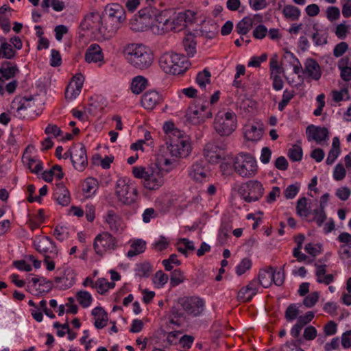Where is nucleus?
I'll list each match as a JSON object with an SVG mask.
<instances>
[{"label":"nucleus","mask_w":351,"mask_h":351,"mask_svg":"<svg viewBox=\"0 0 351 351\" xmlns=\"http://www.w3.org/2000/svg\"><path fill=\"white\" fill-rule=\"evenodd\" d=\"M123 56L127 62L138 70H145L151 66L154 62L152 50L142 44L130 43L123 48Z\"/></svg>","instance_id":"obj_1"},{"label":"nucleus","mask_w":351,"mask_h":351,"mask_svg":"<svg viewBox=\"0 0 351 351\" xmlns=\"http://www.w3.org/2000/svg\"><path fill=\"white\" fill-rule=\"evenodd\" d=\"M132 173L135 178L142 179L144 187L150 191L158 190L164 184L163 173L156 163L147 167H134Z\"/></svg>","instance_id":"obj_2"},{"label":"nucleus","mask_w":351,"mask_h":351,"mask_svg":"<svg viewBox=\"0 0 351 351\" xmlns=\"http://www.w3.org/2000/svg\"><path fill=\"white\" fill-rule=\"evenodd\" d=\"M159 64L166 73L172 75L182 74L190 66L186 56L171 51L163 53L159 59Z\"/></svg>","instance_id":"obj_3"},{"label":"nucleus","mask_w":351,"mask_h":351,"mask_svg":"<svg viewBox=\"0 0 351 351\" xmlns=\"http://www.w3.org/2000/svg\"><path fill=\"white\" fill-rule=\"evenodd\" d=\"M176 132L171 136V139L167 140V147L171 156L186 158L192 150L190 138L184 132Z\"/></svg>","instance_id":"obj_4"},{"label":"nucleus","mask_w":351,"mask_h":351,"mask_svg":"<svg viewBox=\"0 0 351 351\" xmlns=\"http://www.w3.org/2000/svg\"><path fill=\"white\" fill-rule=\"evenodd\" d=\"M233 166L235 172L243 178H252L258 171L256 160L250 154H239L234 160Z\"/></svg>","instance_id":"obj_5"},{"label":"nucleus","mask_w":351,"mask_h":351,"mask_svg":"<svg viewBox=\"0 0 351 351\" xmlns=\"http://www.w3.org/2000/svg\"><path fill=\"white\" fill-rule=\"evenodd\" d=\"M237 117L233 112H219L215 118L214 128L221 136H229L236 129Z\"/></svg>","instance_id":"obj_6"},{"label":"nucleus","mask_w":351,"mask_h":351,"mask_svg":"<svg viewBox=\"0 0 351 351\" xmlns=\"http://www.w3.org/2000/svg\"><path fill=\"white\" fill-rule=\"evenodd\" d=\"M186 117L189 121L195 125L204 122L206 119L212 117L209 103L206 101L202 103L197 101L195 104L189 106Z\"/></svg>","instance_id":"obj_7"},{"label":"nucleus","mask_w":351,"mask_h":351,"mask_svg":"<svg viewBox=\"0 0 351 351\" xmlns=\"http://www.w3.org/2000/svg\"><path fill=\"white\" fill-rule=\"evenodd\" d=\"M114 190L118 202L122 204L130 205L136 199L137 189L131 187L123 179L117 181Z\"/></svg>","instance_id":"obj_8"},{"label":"nucleus","mask_w":351,"mask_h":351,"mask_svg":"<svg viewBox=\"0 0 351 351\" xmlns=\"http://www.w3.org/2000/svg\"><path fill=\"white\" fill-rule=\"evenodd\" d=\"M117 239L108 232H103L96 236L93 242V248L95 253L103 256L109 251L114 250L117 247Z\"/></svg>","instance_id":"obj_9"},{"label":"nucleus","mask_w":351,"mask_h":351,"mask_svg":"<svg viewBox=\"0 0 351 351\" xmlns=\"http://www.w3.org/2000/svg\"><path fill=\"white\" fill-rule=\"evenodd\" d=\"M36 250L44 257L56 258L58 250L54 242L48 237L36 239L34 242Z\"/></svg>","instance_id":"obj_10"},{"label":"nucleus","mask_w":351,"mask_h":351,"mask_svg":"<svg viewBox=\"0 0 351 351\" xmlns=\"http://www.w3.org/2000/svg\"><path fill=\"white\" fill-rule=\"evenodd\" d=\"M264 189L262 184L257 180H250L246 183L242 196L246 202L258 201L263 195Z\"/></svg>","instance_id":"obj_11"},{"label":"nucleus","mask_w":351,"mask_h":351,"mask_svg":"<svg viewBox=\"0 0 351 351\" xmlns=\"http://www.w3.org/2000/svg\"><path fill=\"white\" fill-rule=\"evenodd\" d=\"M71 162L74 168L80 171L84 169L88 164L86 150L84 145L79 144L73 146Z\"/></svg>","instance_id":"obj_12"},{"label":"nucleus","mask_w":351,"mask_h":351,"mask_svg":"<svg viewBox=\"0 0 351 351\" xmlns=\"http://www.w3.org/2000/svg\"><path fill=\"white\" fill-rule=\"evenodd\" d=\"M208 171L206 163L203 160H198L193 162L189 170V176L194 181L202 182L206 180Z\"/></svg>","instance_id":"obj_13"},{"label":"nucleus","mask_w":351,"mask_h":351,"mask_svg":"<svg viewBox=\"0 0 351 351\" xmlns=\"http://www.w3.org/2000/svg\"><path fill=\"white\" fill-rule=\"evenodd\" d=\"M106 12L113 26L118 25L119 27V25L125 20V10L119 4H112L106 9Z\"/></svg>","instance_id":"obj_14"},{"label":"nucleus","mask_w":351,"mask_h":351,"mask_svg":"<svg viewBox=\"0 0 351 351\" xmlns=\"http://www.w3.org/2000/svg\"><path fill=\"white\" fill-rule=\"evenodd\" d=\"M306 133L309 141L313 140L317 143H320L328 139V130L324 127L322 128L311 125L307 127Z\"/></svg>","instance_id":"obj_15"},{"label":"nucleus","mask_w":351,"mask_h":351,"mask_svg":"<svg viewBox=\"0 0 351 351\" xmlns=\"http://www.w3.org/2000/svg\"><path fill=\"white\" fill-rule=\"evenodd\" d=\"M101 20V16L99 13L91 12L84 17L80 26L83 30H90L93 33L96 34Z\"/></svg>","instance_id":"obj_16"},{"label":"nucleus","mask_w":351,"mask_h":351,"mask_svg":"<svg viewBox=\"0 0 351 351\" xmlns=\"http://www.w3.org/2000/svg\"><path fill=\"white\" fill-rule=\"evenodd\" d=\"M303 73L314 80H319L322 76L320 66L316 60L313 58H307L304 62Z\"/></svg>","instance_id":"obj_17"},{"label":"nucleus","mask_w":351,"mask_h":351,"mask_svg":"<svg viewBox=\"0 0 351 351\" xmlns=\"http://www.w3.org/2000/svg\"><path fill=\"white\" fill-rule=\"evenodd\" d=\"M161 96L159 93L156 90H149L146 92L141 99L143 106L148 110L154 109L157 104L161 102Z\"/></svg>","instance_id":"obj_18"},{"label":"nucleus","mask_w":351,"mask_h":351,"mask_svg":"<svg viewBox=\"0 0 351 351\" xmlns=\"http://www.w3.org/2000/svg\"><path fill=\"white\" fill-rule=\"evenodd\" d=\"M85 60L88 63L103 62L104 54L101 48L97 44H91L86 51Z\"/></svg>","instance_id":"obj_19"},{"label":"nucleus","mask_w":351,"mask_h":351,"mask_svg":"<svg viewBox=\"0 0 351 351\" xmlns=\"http://www.w3.org/2000/svg\"><path fill=\"white\" fill-rule=\"evenodd\" d=\"M24 102H27V97H18L11 103V109L16 111V116L20 119H25L29 116V112Z\"/></svg>","instance_id":"obj_20"},{"label":"nucleus","mask_w":351,"mask_h":351,"mask_svg":"<svg viewBox=\"0 0 351 351\" xmlns=\"http://www.w3.org/2000/svg\"><path fill=\"white\" fill-rule=\"evenodd\" d=\"M204 156L209 162L216 163L221 158V149L213 143H208L204 149Z\"/></svg>","instance_id":"obj_21"},{"label":"nucleus","mask_w":351,"mask_h":351,"mask_svg":"<svg viewBox=\"0 0 351 351\" xmlns=\"http://www.w3.org/2000/svg\"><path fill=\"white\" fill-rule=\"evenodd\" d=\"M19 73V69L16 64L8 61L2 62L0 67V77L4 79V80H9L13 78Z\"/></svg>","instance_id":"obj_22"},{"label":"nucleus","mask_w":351,"mask_h":351,"mask_svg":"<svg viewBox=\"0 0 351 351\" xmlns=\"http://www.w3.org/2000/svg\"><path fill=\"white\" fill-rule=\"evenodd\" d=\"M53 197L57 202L63 206H67L70 203L69 192L63 184L56 186Z\"/></svg>","instance_id":"obj_23"},{"label":"nucleus","mask_w":351,"mask_h":351,"mask_svg":"<svg viewBox=\"0 0 351 351\" xmlns=\"http://www.w3.org/2000/svg\"><path fill=\"white\" fill-rule=\"evenodd\" d=\"M105 221L111 231L117 232L123 230L121 219L113 210L107 213Z\"/></svg>","instance_id":"obj_24"},{"label":"nucleus","mask_w":351,"mask_h":351,"mask_svg":"<svg viewBox=\"0 0 351 351\" xmlns=\"http://www.w3.org/2000/svg\"><path fill=\"white\" fill-rule=\"evenodd\" d=\"M181 307H203L205 304L203 299L198 296H184L178 299Z\"/></svg>","instance_id":"obj_25"},{"label":"nucleus","mask_w":351,"mask_h":351,"mask_svg":"<svg viewBox=\"0 0 351 351\" xmlns=\"http://www.w3.org/2000/svg\"><path fill=\"white\" fill-rule=\"evenodd\" d=\"M92 315L95 319V326L98 329L104 328L108 322L107 313L104 308H93Z\"/></svg>","instance_id":"obj_26"},{"label":"nucleus","mask_w":351,"mask_h":351,"mask_svg":"<svg viewBox=\"0 0 351 351\" xmlns=\"http://www.w3.org/2000/svg\"><path fill=\"white\" fill-rule=\"evenodd\" d=\"M273 267L269 266L265 269H260L258 272V281L260 285L264 287H269L273 282L272 274Z\"/></svg>","instance_id":"obj_27"},{"label":"nucleus","mask_w":351,"mask_h":351,"mask_svg":"<svg viewBox=\"0 0 351 351\" xmlns=\"http://www.w3.org/2000/svg\"><path fill=\"white\" fill-rule=\"evenodd\" d=\"M146 249V242L143 239H135L131 242L130 250L127 253V256L132 258L139 255L145 252Z\"/></svg>","instance_id":"obj_28"},{"label":"nucleus","mask_w":351,"mask_h":351,"mask_svg":"<svg viewBox=\"0 0 351 351\" xmlns=\"http://www.w3.org/2000/svg\"><path fill=\"white\" fill-rule=\"evenodd\" d=\"M252 25L253 19L250 16H245L236 25L235 30L239 34L245 36L250 31Z\"/></svg>","instance_id":"obj_29"},{"label":"nucleus","mask_w":351,"mask_h":351,"mask_svg":"<svg viewBox=\"0 0 351 351\" xmlns=\"http://www.w3.org/2000/svg\"><path fill=\"white\" fill-rule=\"evenodd\" d=\"M48 285V287L53 285L56 288L60 290H65L70 288L74 283L73 278L69 279L67 277H56L54 282L51 281L46 282Z\"/></svg>","instance_id":"obj_30"},{"label":"nucleus","mask_w":351,"mask_h":351,"mask_svg":"<svg viewBox=\"0 0 351 351\" xmlns=\"http://www.w3.org/2000/svg\"><path fill=\"white\" fill-rule=\"evenodd\" d=\"M244 134L247 141H258L263 136V130L261 127L250 125L245 129Z\"/></svg>","instance_id":"obj_31"},{"label":"nucleus","mask_w":351,"mask_h":351,"mask_svg":"<svg viewBox=\"0 0 351 351\" xmlns=\"http://www.w3.org/2000/svg\"><path fill=\"white\" fill-rule=\"evenodd\" d=\"M182 45L189 57H193L196 53V42L194 35L190 34L184 37Z\"/></svg>","instance_id":"obj_32"},{"label":"nucleus","mask_w":351,"mask_h":351,"mask_svg":"<svg viewBox=\"0 0 351 351\" xmlns=\"http://www.w3.org/2000/svg\"><path fill=\"white\" fill-rule=\"evenodd\" d=\"M1 42L0 46V58L5 59H12L16 56V51L12 48L11 44L5 41V38H0Z\"/></svg>","instance_id":"obj_33"},{"label":"nucleus","mask_w":351,"mask_h":351,"mask_svg":"<svg viewBox=\"0 0 351 351\" xmlns=\"http://www.w3.org/2000/svg\"><path fill=\"white\" fill-rule=\"evenodd\" d=\"M23 161L31 172L38 174L43 169V162L35 158L23 156Z\"/></svg>","instance_id":"obj_34"},{"label":"nucleus","mask_w":351,"mask_h":351,"mask_svg":"<svg viewBox=\"0 0 351 351\" xmlns=\"http://www.w3.org/2000/svg\"><path fill=\"white\" fill-rule=\"evenodd\" d=\"M147 80L141 75L136 76L131 83V90L134 94H140L147 86Z\"/></svg>","instance_id":"obj_35"},{"label":"nucleus","mask_w":351,"mask_h":351,"mask_svg":"<svg viewBox=\"0 0 351 351\" xmlns=\"http://www.w3.org/2000/svg\"><path fill=\"white\" fill-rule=\"evenodd\" d=\"M156 9L152 8L150 6H147L141 9L138 11V14L140 19L143 21V23L150 25L154 24V21H152V19L154 14H156Z\"/></svg>","instance_id":"obj_36"},{"label":"nucleus","mask_w":351,"mask_h":351,"mask_svg":"<svg viewBox=\"0 0 351 351\" xmlns=\"http://www.w3.org/2000/svg\"><path fill=\"white\" fill-rule=\"evenodd\" d=\"M282 14L287 19L296 21L299 19L301 12L298 7L293 5H286L282 10Z\"/></svg>","instance_id":"obj_37"},{"label":"nucleus","mask_w":351,"mask_h":351,"mask_svg":"<svg viewBox=\"0 0 351 351\" xmlns=\"http://www.w3.org/2000/svg\"><path fill=\"white\" fill-rule=\"evenodd\" d=\"M232 226L228 222H223L221 223L219 230L217 241L220 245H223L229 237V233L232 230Z\"/></svg>","instance_id":"obj_38"},{"label":"nucleus","mask_w":351,"mask_h":351,"mask_svg":"<svg viewBox=\"0 0 351 351\" xmlns=\"http://www.w3.org/2000/svg\"><path fill=\"white\" fill-rule=\"evenodd\" d=\"M348 62V58H341L338 63L341 77L346 82L351 80V67L347 66Z\"/></svg>","instance_id":"obj_39"},{"label":"nucleus","mask_w":351,"mask_h":351,"mask_svg":"<svg viewBox=\"0 0 351 351\" xmlns=\"http://www.w3.org/2000/svg\"><path fill=\"white\" fill-rule=\"evenodd\" d=\"M118 29V25H112L110 29L106 28V27L103 26L101 20L100 25H99V28L97 29L96 33L98 34L104 40H108L114 36Z\"/></svg>","instance_id":"obj_40"},{"label":"nucleus","mask_w":351,"mask_h":351,"mask_svg":"<svg viewBox=\"0 0 351 351\" xmlns=\"http://www.w3.org/2000/svg\"><path fill=\"white\" fill-rule=\"evenodd\" d=\"M58 171V174H56V178L58 179V180H61L63 176H64V173L62 171V168L60 165H54L50 170L49 171H45L43 172L42 173V178L47 182H50L52 181L53 180V177L55 175V171Z\"/></svg>","instance_id":"obj_41"},{"label":"nucleus","mask_w":351,"mask_h":351,"mask_svg":"<svg viewBox=\"0 0 351 351\" xmlns=\"http://www.w3.org/2000/svg\"><path fill=\"white\" fill-rule=\"evenodd\" d=\"M114 287V282H109L106 278H99L95 283L93 288L100 294H104L108 289Z\"/></svg>","instance_id":"obj_42"},{"label":"nucleus","mask_w":351,"mask_h":351,"mask_svg":"<svg viewBox=\"0 0 351 351\" xmlns=\"http://www.w3.org/2000/svg\"><path fill=\"white\" fill-rule=\"evenodd\" d=\"M211 74L210 71L205 69L199 72L196 76V82L202 89H205L206 84H210Z\"/></svg>","instance_id":"obj_43"},{"label":"nucleus","mask_w":351,"mask_h":351,"mask_svg":"<svg viewBox=\"0 0 351 351\" xmlns=\"http://www.w3.org/2000/svg\"><path fill=\"white\" fill-rule=\"evenodd\" d=\"M92 300V295L86 291H80L76 293V301L82 307H88Z\"/></svg>","instance_id":"obj_44"},{"label":"nucleus","mask_w":351,"mask_h":351,"mask_svg":"<svg viewBox=\"0 0 351 351\" xmlns=\"http://www.w3.org/2000/svg\"><path fill=\"white\" fill-rule=\"evenodd\" d=\"M307 198H300L297 202V213L301 216L307 217L311 214V210L307 207Z\"/></svg>","instance_id":"obj_45"},{"label":"nucleus","mask_w":351,"mask_h":351,"mask_svg":"<svg viewBox=\"0 0 351 351\" xmlns=\"http://www.w3.org/2000/svg\"><path fill=\"white\" fill-rule=\"evenodd\" d=\"M313 29L315 32L312 35V39L315 45H323L327 43L326 33H323L319 31L317 25L314 24Z\"/></svg>","instance_id":"obj_46"},{"label":"nucleus","mask_w":351,"mask_h":351,"mask_svg":"<svg viewBox=\"0 0 351 351\" xmlns=\"http://www.w3.org/2000/svg\"><path fill=\"white\" fill-rule=\"evenodd\" d=\"M152 271V268L149 263L145 262L136 265V274L139 277H148Z\"/></svg>","instance_id":"obj_47"},{"label":"nucleus","mask_w":351,"mask_h":351,"mask_svg":"<svg viewBox=\"0 0 351 351\" xmlns=\"http://www.w3.org/2000/svg\"><path fill=\"white\" fill-rule=\"evenodd\" d=\"M184 277L182 271L180 269L173 270L170 276V285L171 287H176L183 282Z\"/></svg>","instance_id":"obj_48"},{"label":"nucleus","mask_w":351,"mask_h":351,"mask_svg":"<svg viewBox=\"0 0 351 351\" xmlns=\"http://www.w3.org/2000/svg\"><path fill=\"white\" fill-rule=\"evenodd\" d=\"M53 235L56 239L63 241L69 237V230L67 227L58 225L54 229Z\"/></svg>","instance_id":"obj_49"},{"label":"nucleus","mask_w":351,"mask_h":351,"mask_svg":"<svg viewBox=\"0 0 351 351\" xmlns=\"http://www.w3.org/2000/svg\"><path fill=\"white\" fill-rule=\"evenodd\" d=\"M186 320V317L183 313L179 312L178 309L173 312L172 315L169 318V323L180 326Z\"/></svg>","instance_id":"obj_50"},{"label":"nucleus","mask_w":351,"mask_h":351,"mask_svg":"<svg viewBox=\"0 0 351 351\" xmlns=\"http://www.w3.org/2000/svg\"><path fill=\"white\" fill-rule=\"evenodd\" d=\"M252 267V261L248 258H243L239 265L236 267V273L238 276L243 274Z\"/></svg>","instance_id":"obj_51"},{"label":"nucleus","mask_w":351,"mask_h":351,"mask_svg":"<svg viewBox=\"0 0 351 351\" xmlns=\"http://www.w3.org/2000/svg\"><path fill=\"white\" fill-rule=\"evenodd\" d=\"M300 184L298 182L289 185L284 191L286 199H291L294 198L299 192Z\"/></svg>","instance_id":"obj_52"},{"label":"nucleus","mask_w":351,"mask_h":351,"mask_svg":"<svg viewBox=\"0 0 351 351\" xmlns=\"http://www.w3.org/2000/svg\"><path fill=\"white\" fill-rule=\"evenodd\" d=\"M163 130L165 134V141L171 139V136L176 134L177 133L176 132H182L180 130L176 128L174 124L171 122H166L164 124Z\"/></svg>","instance_id":"obj_53"},{"label":"nucleus","mask_w":351,"mask_h":351,"mask_svg":"<svg viewBox=\"0 0 351 351\" xmlns=\"http://www.w3.org/2000/svg\"><path fill=\"white\" fill-rule=\"evenodd\" d=\"M152 21H154V24H150L151 25H157L158 27L162 25V29L168 23L169 19L166 17L165 14L163 12H159L157 10L156 14H154Z\"/></svg>","instance_id":"obj_54"},{"label":"nucleus","mask_w":351,"mask_h":351,"mask_svg":"<svg viewBox=\"0 0 351 351\" xmlns=\"http://www.w3.org/2000/svg\"><path fill=\"white\" fill-rule=\"evenodd\" d=\"M169 277L162 271L156 272L154 278V283L157 287H162L168 281Z\"/></svg>","instance_id":"obj_55"},{"label":"nucleus","mask_w":351,"mask_h":351,"mask_svg":"<svg viewBox=\"0 0 351 351\" xmlns=\"http://www.w3.org/2000/svg\"><path fill=\"white\" fill-rule=\"evenodd\" d=\"M288 156L292 161H300L302 158V149L298 145H294L289 150Z\"/></svg>","instance_id":"obj_56"},{"label":"nucleus","mask_w":351,"mask_h":351,"mask_svg":"<svg viewBox=\"0 0 351 351\" xmlns=\"http://www.w3.org/2000/svg\"><path fill=\"white\" fill-rule=\"evenodd\" d=\"M97 187V180L93 178H88L86 180L83 185V191L86 193H94Z\"/></svg>","instance_id":"obj_57"},{"label":"nucleus","mask_w":351,"mask_h":351,"mask_svg":"<svg viewBox=\"0 0 351 351\" xmlns=\"http://www.w3.org/2000/svg\"><path fill=\"white\" fill-rule=\"evenodd\" d=\"M311 214L314 215V220L319 226H321L326 219V215L324 208H319L311 210Z\"/></svg>","instance_id":"obj_58"},{"label":"nucleus","mask_w":351,"mask_h":351,"mask_svg":"<svg viewBox=\"0 0 351 351\" xmlns=\"http://www.w3.org/2000/svg\"><path fill=\"white\" fill-rule=\"evenodd\" d=\"M294 93L293 91H289L288 90H285L283 92L282 100L278 104V110L280 111H282L285 106L289 104L291 99L293 97Z\"/></svg>","instance_id":"obj_59"},{"label":"nucleus","mask_w":351,"mask_h":351,"mask_svg":"<svg viewBox=\"0 0 351 351\" xmlns=\"http://www.w3.org/2000/svg\"><path fill=\"white\" fill-rule=\"evenodd\" d=\"M285 265L283 266L285 267ZM273 276L272 280L273 282L276 286H281L285 281V273H284V267L281 268L279 271H276V269L273 267V272H272Z\"/></svg>","instance_id":"obj_60"},{"label":"nucleus","mask_w":351,"mask_h":351,"mask_svg":"<svg viewBox=\"0 0 351 351\" xmlns=\"http://www.w3.org/2000/svg\"><path fill=\"white\" fill-rule=\"evenodd\" d=\"M287 57L290 58V63L293 66V73L299 74L300 72H303V69L299 60L294 56L293 53L289 52L287 53Z\"/></svg>","instance_id":"obj_61"},{"label":"nucleus","mask_w":351,"mask_h":351,"mask_svg":"<svg viewBox=\"0 0 351 351\" xmlns=\"http://www.w3.org/2000/svg\"><path fill=\"white\" fill-rule=\"evenodd\" d=\"M81 93V90L74 87L72 83H70L65 90V98L67 100L75 99Z\"/></svg>","instance_id":"obj_62"},{"label":"nucleus","mask_w":351,"mask_h":351,"mask_svg":"<svg viewBox=\"0 0 351 351\" xmlns=\"http://www.w3.org/2000/svg\"><path fill=\"white\" fill-rule=\"evenodd\" d=\"M319 298V294L317 291L311 293L304 299L303 302L304 306L306 307H311L315 306L318 301Z\"/></svg>","instance_id":"obj_63"},{"label":"nucleus","mask_w":351,"mask_h":351,"mask_svg":"<svg viewBox=\"0 0 351 351\" xmlns=\"http://www.w3.org/2000/svg\"><path fill=\"white\" fill-rule=\"evenodd\" d=\"M314 315L315 313L313 311H308L304 315H298L296 324L303 328L305 325L312 321Z\"/></svg>","instance_id":"obj_64"}]
</instances>
